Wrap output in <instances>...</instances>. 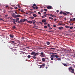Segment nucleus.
Wrapping results in <instances>:
<instances>
[{"label": "nucleus", "mask_w": 75, "mask_h": 75, "mask_svg": "<svg viewBox=\"0 0 75 75\" xmlns=\"http://www.w3.org/2000/svg\"><path fill=\"white\" fill-rule=\"evenodd\" d=\"M48 29V30H52V28H51V27H50V28H49Z\"/></svg>", "instance_id": "obj_27"}, {"label": "nucleus", "mask_w": 75, "mask_h": 75, "mask_svg": "<svg viewBox=\"0 0 75 75\" xmlns=\"http://www.w3.org/2000/svg\"><path fill=\"white\" fill-rule=\"evenodd\" d=\"M3 12L4 13H5L6 12V11L5 10H4Z\"/></svg>", "instance_id": "obj_42"}, {"label": "nucleus", "mask_w": 75, "mask_h": 75, "mask_svg": "<svg viewBox=\"0 0 75 75\" xmlns=\"http://www.w3.org/2000/svg\"><path fill=\"white\" fill-rule=\"evenodd\" d=\"M12 27L14 29H16V28H17V27L15 26H13Z\"/></svg>", "instance_id": "obj_19"}, {"label": "nucleus", "mask_w": 75, "mask_h": 75, "mask_svg": "<svg viewBox=\"0 0 75 75\" xmlns=\"http://www.w3.org/2000/svg\"><path fill=\"white\" fill-rule=\"evenodd\" d=\"M44 10L45 11H47V9H44Z\"/></svg>", "instance_id": "obj_36"}, {"label": "nucleus", "mask_w": 75, "mask_h": 75, "mask_svg": "<svg viewBox=\"0 0 75 75\" xmlns=\"http://www.w3.org/2000/svg\"><path fill=\"white\" fill-rule=\"evenodd\" d=\"M10 38H13L14 37V35H13L11 34L9 35Z\"/></svg>", "instance_id": "obj_11"}, {"label": "nucleus", "mask_w": 75, "mask_h": 75, "mask_svg": "<svg viewBox=\"0 0 75 75\" xmlns=\"http://www.w3.org/2000/svg\"><path fill=\"white\" fill-rule=\"evenodd\" d=\"M42 23H45V22H46V21H47L45 19H43L42 20Z\"/></svg>", "instance_id": "obj_12"}, {"label": "nucleus", "mask_w": 75, "mask_h": 75, "mask_svg": "<svg viewBox=\"0 0 75 75\" xmlns=\"http://www.w3.org/2000/svg\"><path fill=\"white\" fill-rule=\"evenodd\" d=\"M36 22V21L35 20H33L32 21V23H33V24H34Z\"/></svg>", "instance_id": "obj_9"}, {"label": "nucleus", "mask_w": 75, "mask_h": 75, "mask_svg": "<svg viewBox=\"0 0 75 75\" xmlns=\"http://www.w3.org/2000/svg\"><path fill=\"white\" fill-rule=\"evenodd\" d=\"M65 27L66 28H70V27L69 26H65Z\"/></svg>", "instance_id": "obj_20"}, {"label": "nucleus", "mask_w": 75, "mask_h": 75, "mask_svg": "<svg viewBox=\"0 0 75 75\" xmlns=\"http://www.w3.org/2000/svg\"><path fill=\"white\" fill-rule=\"evenodd\" d=\"M45 65V64H43L41 65H40V66H44Z\"/></svg>", "instance_id": "obj_50"}, {"label": "nucleus", "mask_w": 75, "mask_h": 75, "mask_svg": "<svg viewBox=\"0 0 75 75\" xmlns=\"http://www.w3.org/2000/svg\"><path fill=\"white\" fill-rule=\"evenodd\" d=\"M29 18H30L31 19H34V17L32 16L30 17Z\"/></svg>", "instance_id": "obj_22"}, {"label": "nucleus", "mask_w": 75, "mask_h": 75, "mask_svg": "<svg viewBox=\"0 0 75 75\" xmlns=\"http://www.w3.org/2000/svg\"><path fill=\"white\" fill-rule=\"evenodd\" d=\"M44 25H46V24H47V23H44Z\"/></svg>", "instance_id": "obj_41"}, {"label": "nucleus", "mask_w": 75, "mask_h": 75, "mask_svg": "<svg viewBox=\"0 0 75 75\" xmlns=\"http://www.w3.org/2000/svg\"><path fill=\"white\" fill-rule=\"evenodd\" d=\"M20 21H18V22H17V23H20Z\"/></svg>", "instance_id": "obj_55"}, {"label": "nucleus", "mask_w": 75, "mask_h": 75, "mask_svg": "<svg viewBox=\"0 0 75 75\" xmlns=\"http://www.w3.org/2000/svg\"><path fill=\"white\" fill-rule=\"evenodd\" d=\"M42 59L43 61H45V58H42Z\"/></svg>", "instance_id": "obj_25"}, {"label": "nucleus", "mask_w": 75, "mask_h": 75, "mask_svg": "<svg viewBox=\"0 0 75 75\" xmlns=\"http://www.w3.org/2000/svg\"><path fill=\"white\" fill-rule=\"evenodd\" d=\"M1 42H3V41H4V40H2H2H1Z\"/></svg>", "instance_id": "obj_60"}, {"label": "nucleus", "mask_w": 75, "mask_h": 75, "mask_svg": "<svg viewBox=\"0 0 75 75\" xmlns=\"http://www.w3.org/2000/svg\"><path fill=\"white\" fill-rule=\"evenodd\" d=\"M64 29V28L62 27H59V30H63Z\"/></svg>", "instance_id": "obj_10"}, {"label": "nucleus", "mask_w": 75, "mask_h": 75, "mask_svg": "<svg viewBox=\"0 0 75 75\" xmlns=\"http://www.w3.org/2000/svg\"><path fill=\"white\" fill-rule=\"evenodd\" d=\"M56 11L57 13H58L59 12V10H57Z\"/></svg>", "instance_id": "obj_57"}, {"label": "nucleus", "mask_w": 75, "mask_h": 75, "mask_svg": "<svg viewBox=\"0 0 75 75\" xmlns=\"http://www.w3.org/2000/svg\"><path fill=\"white\" fill-rule=\"evenodd\" d=\"M0 20H3V19L0 18Z\"/></svg>", "instance_id": "obj_63"}, {"label": "nucleus", "mask_w": 75, "mask_h": 75, "mask_svg": "<svg viewBox=\"0 0 75 75\" xmlns=\"http://www.w3.org/2000/svg\"><path fill=\"white\" fill-rule=\"evenodd\" d=\"M28 21V20L26 19H21L20 20V22H21V23H24L25 21Z\"/></svg>", "instance_id": "obj_4"}, {"label": "nucleus", "mask_w": 75, "mask_h": 75, "mask_svg": "<svg viewBox=\"0 0 75 75\" xmlns=\"http://www.w3.org/2000/svg\"><path fill=\"white\" fill-rule=\"evenodd\" d=\"M47 15H43L42 16V18H45V17H47Z\"/></svg>", "instance_id": "obj_17"}, {"label": "nucleus", "mask_w": 75, "mask_h": 75, "mask_svg": "<svg viewBox=\"0 0 75 75\" xmlns=\"http://www.w3.org/2000/svg\"><path fill=\"white\" fill-rule=\"evenodd\" d=\"M32 8H33L34 10H35V7H34V6H32Z\"/></svg>", "instance_id": "obj_34"}, {"label": "nucleus", "mask_w": 75, "mask_h": 75, "mask_svg": "<svg viewBox=\"0 0 75 75\" xmlns=\"http://www.w3.org/2000/svg\"><path fill=\"white\" fill-rule=\"evenodd\" d=\"M38 7L37 6H36L35 7V8L36 10H37V9H38Z\"/></svg>", "instance_id": "obj_35"}, {"label": "nucleus", "mask_w": 75, "mask_h": 75, "mask_svg": "<svg viewBox=\"0 0 75 75\" xmlns=\"http://www.w3.org/2000/svg\"><path fill=\"white\" fill-rule=\"evenodd\" d=\"M47 9H48L49 10L51 9V8H52V6H48L47 7Z\"/></svg>", "instance_id": "obj_8"}, {"label": "nucleus", "mask_w": 75, "mask_h": 75, "mask_svg": "<svg viewBox=\"0 0 75 75\" xmlns=\"http://www.w3.org/2000/svg\"><path fill=\"white\" fill-rule=\"evenodd\" d=\"M40 55H42V57H45V55L44 54V53L42 52L41 53H39Z\"/></svg>", "instance_id": "obj_6"}, {"label": "nucleus", "mask_w": 75, "mask_h": 75, "mask_svg": "<svg viewBox=\"0 0 75 75\" xmlns=\"http://www.w3.org/2000/svg\"><path fill=\"white\" fill-rule=\"evenodd\" d=\"M50 49L51 50H55V48H50Z\"/></svg>", "instance_id": "obj_29"}, {"label": "nucleus", "mask_w": 75, "mask_h": 75, "mask_svg": "<svg viewBox=\"0 0 75 75\" xmlns=\"http://www.w3.org/2000/svg\"><path fill=\"white\" fill-rule=\"evenodd\" d=\"M16 21V22H18V21L16 20V21Z\"/></svg>", "instance_id": "obj_56"}, {"label": "nucleus", "mask_w": 75, "mask_h": 75, "mask_svg": "<svg viewBox=\"0 0 75 75\" xmlns=\"http://www.w3.org/2000/svg\"><path fill=\"white\" fill-rule=\"evenodd\" d=\"M69 12H66V13H64V12L63 13V15H64V16H65V15H67V14H69Z\"/></svg>", "instance_id": "obj_5"}, {"label": "nucleus", "mask_w": 75, "mask_h": 75, "mask_svg": "<svg viewBox=\"0 0 75 75\" xmlns=\"http://www.w3.org/2000/svg\"><path fill=\"white\" fill-rule=\"evenodd\" d=\"M69 71L70 72H71L72 74H74V69L72 67H69Z\"/></svg>", "instance_id": "obj_2"}, {"label": "nucleus", "mask_w": 75, "mask_h": 75, "mask_svg": "<svg viewBox=\"0 0 75 75\" xmlns=\"http://www.w3.org/2000/svg\"><path fill=\"white\" fill-rule=\"evenodd\" d=\"M47 26H48V27H50L51 26V25H50L49 24H47Z\"/></svg>", "instance_id": "obj_31"}, {"label": "nucleus", "mask_w": 75, "mask_h": 75, "mask_svg": "<svg viewBox=\"0 0 75 75\" xmlns=\"http://www.w3.org/2000/svg\"><path fill=\"white\" fill-rule=\"evenodd\" d=\"M31 55H34V56H35V52H32L31 53Z\"/></svg>", "instance_id": "obj_7"}, {"label": "nucleus", "mask_w": 75, "mask_h": 75, "mask_svg": "<svg viewBox=\"0 0 75 75\" xmlns=\"http://www.w3.org/2000/svg\"><path fill=\"white\" fill-rule=\"evenodd\" d=\"M44 67V66H40V68H43V67Z\"/></svg>", "instance_id": "obj_49"}, {"label": "nucleus", "mask_w": 75, "mask_h": 75, "mask_svg": "<svg viewBox=\"0 0 75 75\" xmlns=\"http://www.w3.org/2000/svg\"><path fill=\"white\" fill-rule=\"evenodd\" d=\"M11 42H12V43H13L14 44H15V42L14 41H11Z\"/></svg>", "instance_id": "obj_43"}, {"label": "nucleus", "mask_w": 75, "mask_h": 75, "mask_svg": "<svg viewBox=\"0 0 75 75\" xmlns=\"http://www.w3.org/2000/svg\"><path fill=\"white\" fill-rule=\"evenodd\" d=\"M62 64H63V65H64V66H67V64H66L65 63H62Z\"/></svg>", "instance_id": "obj_23"}, {"label": "nucleus", "mask_w": 75, "mask_h": 75, "mask_svg": "<svg viewBox=\"0 0 75 75\" xmlns=\"http://www.w3.org/2000/svg\"><path fill=\"white\" fill-rule=\"evenodd\" d=\"M72 28H73V27H71L70 28V30H72Z\"/></svg>", "instance_id": "obj_33"}, {"label": "nucleus", "mask_w": 75, "mask_h": 75, "mask_svg": "<svg viewBox=\"0 0 75 75\" xmlns=\"http://www.w3.org/2000/svg\"><path fill=\"white\" fill-rule=\"evenodd\" d=\"M50 54H52L51 55V59L52 61H53L54 60V58H59V56L57 55V53H50Z\"/></svg>", "instance_id": "obj_1"}, {"label": "nucleus", "mask_w": 75, "mask_h": 75, "mask_svg": "<svg viewBox=\"0 0 75 75\" xmlns=\"http://www.w3.org/2000/svg\"><path fill=\"white\" fill-rule=\"evenodd\" d=\"M46 15H47V16H50V15L48 14H45Z\"/></svg>", "instance_id": "obj_54"}, {"label": "nucleus", "mask_w": 75, "mask_h": 75, "mask_svg": "<svg viewBox=\"0 0 75 75\" xmlns=\"http://www.w3.org/2000/svg\"><path fill=\"white\" fill-rule=\"evenodd\" d=\"M14 8L15 9H17V8L18 9V8L17 7H15Z\"/></svg>", "instance_id": "obj_40"}, {"label": "nucleus", "mask_w": 75, "mask_h": 75, "mask_svg": "<svg viewBox=\"0 0 75 75\" xmlns=\"http://www.w3.org/2000/svg\"><path fill=\"white\" fill-rule=\"evenodd\" d=\"M54 21H56L57 20V19L55 18L54 19Z\"/></svg>", "instance_id": "obj_58"}, {"label": "nucleus", "mask_w": 75, "mask_h": 75, "mask_svg": "<svg viewBox=\"0 0 75 75\" xmlns=\"http://www.w3.org/2000/svg\"><path fill=\"white\" fill-rule=\"evenodd\" d=\"M70 21H73V19H70Z\"/></svg>", "instance_id": "obj_47"}, {"label": "nucleus", "mask_w": 75, "mask_h": 75, "mask_svg": "<svg viewBox=\"0 0 75 75\" xmlns=\"http://www.w3.org/2000/svg\"><path fill=\"white\" fill-rule=\"evenodd\" d=\"M15 13L16 14H18V13H17V12L15 11Z\"/></svg>", "instance_id": "obj_62"}, {"label": "nucleus", "mask_w": 75, "mask_h": 75, "mask_svg": "<svg viewBox=\"0 0 75 75\" xmlns=\"http://www.w3.org/2000/svg\"><path fill=\"white\" fill-rule=\"evenodd\" d=\"M31 57V56L30 55H28V58H30Z\"/></svg>", "instance_id": "obj_26"}, {"label": "nucleus", "mask_w": 75, "mask_h": 75, "mask_svg": "<svg viewBox=\"0 0 75 75\" xmlns=\"http://www.w3.org/2000/svg\"><path fill=\"white\" fill-rule=\"evenodd\" d=\"M46 44L47 45H50V42L49 41H48L46 42Z\"/></svg>", "instance_id": "obj_13"}, {"label": "nucleus", "mask_w": 75, "mask_h": 75, "mask_svg": "<svg viewBox=\"0 0 75 75\" xmlns=\"http://www.w3.org/2000/svg\"><path fill=\"white\" fill-rule=\"evenodd\" d=\"M33 17H36L37 16V15H36L34 13H33Z\"/></svg>", "instance_id": "obj_14"}, {"label": "nucleus", "mask_w": 75, "mask_h": 75, "mask_svg": "<svg viewBox=\"0 0 75 75\" xmlns=\"http://www.w3.org/2000/svg\"><path fill=\"white\" fill-rule=\"evenodd\" d=\"M44 28H47V26L45 25L44 26Z\"/></svg>", "instance_id": "obj_30"}, {"label": "nucleus", "mask_w": 75, "mask_h": 75, "mask_svg": "<svg viewBox=\"0 0 75 75\" xmlns=\"http://www.w3.org/2000/svg\"><path fill=\"white\" fill-rule=\"evenodd\" d=\"M16 14L14 13H13L12 15L13 17H14V18H17V17H20L21 16L20 15H15Z\"/></svg>", "instance_id": "obj_3"}, {"label": "nucleus", "mask_w": 75, "mask_h": 75, "mask_svg": "<svg viewBox=\"0 0 75 75\" xmlns=\"http://www.w3.org/2000/svg\"><path fill=\"white\" fill-rule=\"evenodd\" d=\"M59 23H62V21H60Z\"/></svg>", "instance_id": "obj_59"}, {"label": "nucleus", "mask_w": 75, "mask_h": 75, "mask_svg": "<svg viewBox=\"0 0 75 75\" xmlns=\"http://www.w3.org/2000/svg\"><path fill=\"white\" fill-rule=\"evenodd\" d=\"M49 18L51 19V20H54V19L53 18H52V17L50 16L49 17Z\"/></svg>", "instance_id": "obj_21"}, {"label": "nucleus", "mask_w": 75, "mask_h": 75, "mask_svg": "<svg viewBox=\"0 0 75 75\" xmlns=\"http://www.w3.org/2000/svg\"><path fill=\"white\" fill-rule=\"evenodd\" d=\"M73 21H75V18H74V19H73Z\"/></svg>", "instance_id": "obj_64"}, {"label": "nucleus", "mask_w": 75, "mask_h": 75, "mask_svg": "<svg viewBox=\"0 0 75 75\" xmlns=\"http://www.w3.org/2000/svg\"><path fill=\"white\" fill-rule=\"evenodd\" d=\"M33 6H36V4H34L33 5Z\"/></svg>", "instance_id": "obj_32"}, {"label": "nucleus", "mask_w": 75, "mask_h": 75, "mask_svg": "<svg viewBox=\"0 0 75 75\" xmlns=\"http://www.w3.org/2000/svg\"><path fill=\"white\" fill-rule=\"evenodd\" d=\"M33 58L34 59H36V57H35V56H34Z\"/></svg>", "instance_id": "obj_45"}, {"label": "nucleus", "mask_w": 75, "mask_h": 75, "mask_svg": "<svg viewBox=\"0 0 75 75\" xmlns=\"http://www.w3.org/2000/svg\"><path fill=\"white\" fill-rule=\"evenodd\" d=\"M59 25H65L63 23H59Z\"/></svg>", "instance_id": "obj_18"}, {"label": "nucleus", "mask_w": 75, "mask_h": 75, "mask_svg": "<svg viewBox=\"0 0 75 75\" xmlns=\"http://www.w3.org/2000/svg\"><path fill=\"white\" fill-rule=\"evenodd\" d=\"M27 23H30V24H31L32 23V21H27Z\"/></svg>", "instance_id": "obj_16"}, {"label": "nucleus", "mask_w": 75, "mask_h": 75, "mask_svg": "<svg viewBox=\"0 0 75 75\" xmlns=\"http://www.w3.org/2000/svg\"><path fill=\"white\" fill-rule=\"evenodd\" d=\"M53 27H56V25H53Z\"/></svg>", "instance_id": "obj_51"}, {"label": "nucleus", "mask_w": 75, "mask_h": 75, "mask_svg": "<svg viewBox=\"0 0 75 75\" xmlns=\"http://www.w3.org/2000/svg\"><path fill=\"white\" fill-rule=\"evenodd\" d=\"M8 16V15H6L5 16V17H7Z\"/></svg>", "instance_id": "obj_53"}, {"label": "nucleus", "mask_w": 75, "mask_h": 75, "mask_svg": "<svg viewBox=\"0 0 75 75\" xmlns=\"http://www.w3.org/2000/svg\"><path fill=\"white\" fill-rule=\"evenodd\" d=\"M21 11L22 12V13H24V11H23V10H21Z\"/></svg>", "instance_id": "obj_38"}, {"label": "nucleus", "mask_w": 75, "mask_h": 75, "mask_svg": "<svg viewBox=\"0 0 75 75\" xmlns=\"http://www.w3.org/2000/svg\"><path fill=\"white\" fill-rule=\"evenodd\" d=\"M8 6H9L8 5H6V7H8Z\"/></svg>", "instance_id": "obj_61"}, {"label": "nucleus", "mask_w": 75, "mask_h": 75, "mask_svg": "<svg viewBox=\"0 0 75 75\" xmlns=\"http://www.w3.org/2000/svg\"><path fill=\"white\" fill-rule=\"evenodd\" d=\"M46 31H47L48 32H50V33H52V31H48L47 30H46Z\"/></svg>", "instance_id": "obj_37"}, {"label": "nucleus", "mask_w": 75, "mask_h": 75, "mask_svg": "<svg viewBox=\"0 0 75 75\" xmlns=\"http://www.w3.org/2000/svg\"><path fill=\"white\" fill-rule=\"evenodd\" d=\"M57 61H61V58H58L57 59Z\"/></svg>", "instance_id": "obj_24"}, {"label": "nucleus", "mask_w": 75, "mask_h": 75, "mask_svg": "<svg viewBox=\"0 0 75 75\" xmlns=\"http://www.w3.org/2000/svg\"><path fill=\"white\" fill-rule=\"evenodd\" d=\"M35 56H36V55H39V53H38V52L35 53Z\"/></svg>", "instance_id": "obj_28"}, {"label": "nucleus", "mask_w": 75, "mask_h": 75, "mask_svg": "<svg viewBox=\"0 0 75 75\" xmlns=\"http://www.w3.org/2000/svg\"><path fill=\"white\" fill-rule=\"evenodd\" d=\"M18 8H21V7H20V5H18Z\"/></svg>", "instance_id": "obj_46"}, {"label": "nucleus", "mask_w": 75, "mask_h": 75, "mask_svg": "<svg viewBox=\"0 0 75 75\" xmlns=\"http://www.w3.org/2000/svg\"><path fill=\"white\" fill-rule=\"evenodd\" d=\"M50 16H51V17H54V15H52V14H51V15H50Z\"/></svg>", "instance_id": "obj_52"}, {"label": "nucleus", "mask_w": 75, "mask_h": 75, "mask_svg": "<svg viewBox=\"0 0 75 75\" xmlns=\"http://www.w3.org/2000/svg\"><path fill=\"white\" fill-rule=\"evenodd\" d=\"M25 38L22 37L21 38V39L22 40H24Z\"/></svg>", "instance_id": "obj_39"}, {"label": "nucleus", "mask_w": 75, "mask_h": 75, "mask_svg": "<svg viewBox=\"0 0 75 75\" xmlns=\"http://www.w3.org/2000/svg\"><path fill=\"white\" fill-rule=\"evenodd\" d=\"M64 11H61L59 13H60V14H64Z\"/></svg>", "instance_id": "obj_15"}, {"label": "nucleus", "mask_w": 75, "mask_h": 75, "mask_svg": "<svg viewBox=\"0 0 75 75\" xmlns=\"http://www.w3.org/2000/svg\"><path fill=\"white\" fill-rule=\"evenodd\" d=\"M38 14H40V15H41V13H40V12H38Z\"/></svg>", "instance_id": "obj_44"}, {"label": "nucleus", "mask_w": 75, "mask_h": 75, "mask_svg": "<svg viewBox=\"0 0 75 75\" xmlns=\"http://www.w3.org/2000/svg\"><path fill=\"white\" fill-rule=\"evenodd\" d=\"M13 23L14 24H16V23H15V22H14V21H13Z\"/></svg>", "instance_id": "obj_48"}]
</instances>
